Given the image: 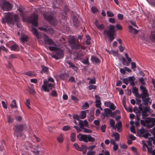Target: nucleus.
<instances>
[{
	"label": "nucleus",
	"mask_w": 155,
	"mask_h": 155,
	"mask_svg": "<svg viewBox=\"0 0 155 155\" xmlns=\"http://www.w3.org/2000/svg\"><path fill=\"white\" fill-rule=\"evenodd\" d=\"M20 13L21 16L22 17L23 21H28L32 23V29L31 31L32 33L38 39H40L41 37L40 34L37 31V30L35 27L37 26L38 18V15L35 14H32L31 16L27 17L25 18V15L24 12V8L22 7H19L18 9Z\"/></svg>",
	"instance_id": "nucleus-1"
},
{
	"label": "nucleus",
	"mask_w": 155,
	"mask_h": 155,
	"mask_svg": "<svg viewBox=\"0 0 155 155\" xmlns=\"http://www.w3.org/2000/svg\"><path fill=\"white\" fill-rule=\"evenodd\" d=\"M44 38L45 44L50 45L48 47L49 50L51 51H55V54L53 55L52 57L56 60L62 58L63 56V53L62 50L59 48L58 46L48 36L45 35Z\"/></svg>",
	"instance_id": "nucleus-2"
},
{
	"label": "nucleus",
	"mask_w": 155,
	"mask_h": 155,
	"mask_svg": "<svg viewBox=\"0 0 155 155\" xmlns=\"http://www.w3.org/2000/svg\"><path fill=\"white\" fill-rule=\"evenodd\" d=\"M19 20L18 16L11 12H6L4 14V17L2 18V23H7L10 26H13L15 23Z\"/></svg>",
	"instance_id": "nucleus-3"
},
{
	"label": "nucleus",
	"mask_w": 155,
	"mask_h": 155,
	"mask_svg": "<svg viewBox=\"0 0 155 155\" xmlns=\"http://www.w3.org/2000/svg\"><path fill=\"white\" fill-rule=\"evenodd\" d=\"M140 89L141 92L140 94V96L139 98H142V101L144 102L143 104L145 105H147L148 104H151V101H150V99L148 97L149 94H148V91L145 87L141 85L140 86Z\"/></svg>",
	"instance_id": "nucleus-4"
},
{
	"label": "nucleus",
	"mask_w": 155,
	"mask_h": 155,
	"mask_svg": "<svg viewBox=\"0 0 155 155\" xmlns=\"http://www.w3.org/2000/svg\"><path fill=\"white\" fill-rule=\"evenodd\" d=\"M54 82V80L52 78H49L48 81L44 80L43 81V84L41 88V90L48 92L53 87Z\"/></svg>",
	"instance_id": "nucleus-5"
},
{
	"label": "nucleus",
	"mask_w": 155,
	"mask_h": 155,
	"mask_svg": "<svg viewBox=\"0 0 155 155\" xmlns=\"http://www.w3.org/2000/svg\"><path fill=\"white\" fill-rule=\"evenodd\" d=\"M77 137L79 141L85 143H87L88 142L93 143L95 141V139L91 137L90 135L82 134H79L77 135Z\"/></svg>",
	"instance_id": "nucleus-6"
},
{
	"label": "nucleus",
	"mask_w": 155,
	"mask_h": 155,
	"mask_svg": "<svg viewBox=\"0 0 155 155\" xmlns=\"http://www.w3.org/2000/svg\"><path fill=\"white\" fill-rule=\"evenodd\" d=\"M109 30L107 31L104 30L103 34L104 35L106 34L109 37V41L112 42L114 39V29L115 26L112 25H110L108 27Z\"/></svg>",
	"instance_id": "nucleus-7"
},
{
	"label": "nucleus",
	"mask_w": 155,
	"mask_h": 155,
	"mask_svg": "<svg viewBox=\"0 0 155 155\" xmlns=\"http://www.w3.org/2000/svg\"><path fill=\"white\" fill-rule=\"evenodd\" d=\"M0 6L3 10L8 11L12 9L13 5L9 2L5 0H0Z\"/></svg>",
	"instance_id": "nucleus-8"
},
{
	"label": "nucleus",
	"mask_w": 155,
	"mask_h": 155,
	"mask_svg": "<svg viewBox=\"0 0 155 155\" xmlns=\"http://www.w3.org/2000/svg\"><path fill=\"white\" fill-rule=\"evenodd\" d=\"M78 40L76 39L74 36L70 38L69 39V42L70 45L72 49H79L80 45L78 44Z\"/></svg>",
	"instance_id": "nucleus-9"
},
{
	"label": "nucleus",
	"mask_w": 155,
	"mask_h": 155,
	"mask_svg": "<svg viewBox=\"0 0 155 155\" xmlns=\"http://www.w3.org/2000/svg\"><path fill=\"white\" fill-rule=\"evenodd\" d=\"M45 18L52 25H55L56 23V21L53 18L51 15H49L47 13L43 14Z\"/></svg>",
	"instance_id": "nucleus-10"
},
{
	"label": "nucleus",
	"mask_w": 155,
	"mask_h": 155,
	"mask_svg": "<svg viewBox=\"0 0 155 155\" xmlns=\"http://www.w3.org/2000/svg\"><path fill=\"white\" fill-rule=\"evenodd\" d=\"M38 28L41 31H44L46 33L51 34H52L54 33V30L50 26H45L44 27H38Z\"/></svg>",
	"instance_id": "nucleus-11"
},
{
	"label": "nucleus",
	"mask_w": 155,
	"mask_h": 155,
	"mask_svg": "<svg viewBox=\"0 0 155 155\" xmlns=\"http://www.w3.org/2000/svg\"><path fill=\"white\" fill-rule=\"evenodd\" d=\"M137 133L139 134L145 138H147L150 136V134L142 127L140 130H138Z\"/></svg>",
	"instance_id": "nucleus-12"
},
{
	"label": "nucleus",
	"mask_w": 155,
	"mask_h": 155,
	"mask_svg": "<svg viewBox=\"0 0 155 155\" xmlns=\"http://www.w3.org/2000/svg\"><path fill=\"white\" fill-rule=\"evenodd\" d=\"M15 135L17 136H20L21 133L23 130V127L22 125H17L15 127Z\"/></svg>",
	"instance_id": "nucleus-13"
},
{
	"label": "nucleus",
	"mask_w": 155,
	"mask_h": 155,
	"mask_svg": "<svg viewBox=\"0 0 155 155\" xmlns=\"http://www.w3.org/2000/svg\"><path fill=\"white\" fill-rule=\"evenodd\" d=\"M146 122L149 124L148 125L149 127H153L155 125V119L154 118H147L146 120Z\"/></svg>",
	"instance_id": "nucleus-14"
},
{
	"label": "nucleus",
	"mask_w": 155,
	"mask_h": 155,
	"mask_svg": "<svg viewBox=\"0 0 155 155\" xmlns=\"http://www.w3.org/2000/svg\"><path fill=\"white\" fill-rule=\"evenodd\" d=\"M113 129L114 130H116L117 129L118 132H121L122 130V124L121 122L120 121H118L114 127V128Z\"/></svg>",
	"instance_id": "nucleus-15"
},
{
	"label": "nucleus",
	"mask_w": 155,
	"mask_h": 155,
	"mask_svg": "<svg viewBox=\"0 0 155 155\" xmlns=\"http://www.w3.org/2000/svg\"><path fill=\"white\" fill-rule=\"evenodd\" d=\"M104 111L106 116L107 117H111L113 115V114L112 111L109 108H106L104 109Z\"/></svg>",
	"instance_id": "nucleus-16"
},
{
	"label": "nucleus",
	"mask_w": 155,
	"mask_h": 155,
	"mask_svg": "<svg viewBox=\"0 0 155 155\" xmlns=\"http://www.w3.org/2000/svg\"><path fill=\"white\" fill-rule=\"evenodd\" d=\"M95 24L97 28L100 31H102L104 28V25L99 24L97 20H96Z\"/></svg>",
	"instance_id": "nucleus-17"
},
{
	"label": "nucleus",
	"mask_w": 155,
	"mask_h": 155,
	"mask_svg": "<svg viewBox=\"0 0 155 155\" xmlns=\"http://www.w3.org/2000/svg\"><path fill=\"white\" fill-rule=\"evenodd\" d=\"M132 92L136 97H140V94L138 93V89L136 87H133L132 89Z\"/></svg>",
	"instance_id": "nucleus-18"
},
{
	"label": "nucleus",
	"mask_w": 155,
	"mask_h": 155,
	"mask_svg": "<svg viewBox=\"0 0 155 155\" xmlns=\"http://www.w3.org/2000/svg\"><path fill=\"white\" fill-rule=\"evenodd\" d=\"M88 112V110H86L81 111V115L80 116V118L81 119H84L86 116V114Z\"/></svg>",
	"instance_id": "nucleus-19"
},
{
	"label": "nucleus",
	"mask_w": 155,
	"mask_h": 155,
	"mask_svg": "<svg viewBox=\"0 0 155 155\" xmlns=\"http://www.w3.org/2000/svg\"><path fill=\"white\" fill-rule=\"evenodd\" d=\"M67 63L69 65V68H71L74 71H77L78 69V68L73 63L70 61H68L67 62Z\"/></svg>",
	"instance_id": "nucleus-20"
},
{
	"label": "nucleus",
	"mask_w": 155,
	"mask_h": 155,
	"mask_svg": "<svg viewBox=\"0 0 155 155\" xmlns=\"http://www.w3.org/2000/svg\"><path fill=\"white\" fill-rule=\"evenodd\" d=\"M112 135L114 137L115 140L117 141H118L120 139V134L117 132H113Z\"/></svg>",
	"instance_id": "nucleus-21"
},
{
	"label": "nucleus",
	"mask_w": 155,
	"mask_h": 155,
	"mask_svg": "<svg viewBox=\"0 0 155 155\" xmlns=\"http://www.w3.org/2000/svg\"><path fill=\"white\" fill-rule=\"evenodd\" d=\"M109 53V54H112L114 56H117L118 55V51H115L114 50H111L109 51L106 50Z\"/></svg>",
	"instance_id": "nucleus-22"
},
{
	"label": "nucleus",
	"mask_w": 155,
	"mask_h": 155,
	"mask_svg": "<svg viewBox=\"0 0 155 155\" xmlns=\"http://www.w3.org/2000/svg\"><path fill=\"white\" fill-rule=\"evenodd\" d=\"M20 38L21 41L23 43L28 41V36L25 35H22Z\"/></svg>",
	"instance_id": "nucleus-23"
},
{
	"label": "nucleus",
	"mask_w": 155,
	"mask_h": 155,
	"mask_svg": "<svg viewBox=\"0 0 155 155\" xmlns=\"http://www.w3.org/2000/svg\"><path fill=\"white\" fill-rule=\"evenodd\" d=\"M150 39L152 41L155 42V30L151 31Z\"/></svg>",
	"instance_id": "nucleus-24"
},
{
	"label": "nucleus",
	"mask_w": 155,
	"mask_h": 155,
	"mask_svg": "<svg viewBox=\"0 0 155 155\" xmlns=\"http://www.w3.org/2000/svg\"><path fill=\"white\" fill-rule=\"evenodd\" d=\"M129 31L130 32L133 33L134 34H136L138 32V31L136 29L133 28L131 26H129Z\"/></svg>",
	"instance_id": "nucleus-25"
},
{
	"label": "nucleus",
	"mask_w": 155,
	"mask_h": 155,
	"mask_svg": "<svg viewBox=\"0 0 155 155\" xmlns=\"http://www.w3.org/2000/svg\"><path fill=\"white\" fill-rule=\"evenodd\" d=\"M57 140L58 142L60 143H62L64 140V137L63 135L62 134H60L58 136L57 138Z\"/></svg>",
	"instance_id": "nucleus-26"
},
{
	"label": "nucleus",
	"mask_w": 155,
	"mask_h": 155,
	"mask_svg": "<svg viewBox=\"0 0 155 155\" xmlns=\"http://www.w3.org/2000/svg\"><path fill=\"white\" fill-rule=\"evenodd\" d=\"M135 78L133 77H130L129 78L128 81L132 86L134 85V81Z\"/></svg>",
	"instance_id": "nucleus-27"
},
{
	"label": "nucleus",
	"mask_w": 155,
	"mask_h": 155,
	"mask_svg": "<svg viewBox=\"0 0 155 155\" xmlns=\"http://www.w3.org/2000/svg\"><path fill=\"white\" fill-rule=\"evenodd\" d=\"M24 74L30 77H33L36 75V74L34 72L31 71L25 72Z\"/></svg>",
	"instance_id": "nucleus-28"
},
{
	"label": "nucleus",
	"mask_w": 155,
	"mask_h": 155,
	"mask_svg": "<svg viewBox=\"0 0 155 155\" xmlns=\"http://www.w3.org/2000/svg\"><path fill=\"white\" fill-rule=\"evenodd\" d=\"M147 149L148 152L152 155H155V150H153L151 147H147Z\"/></svg>",
	"instance_id": "nucleus-29"
},
{
	"label": "nucleus",
	"mask_w": 155,
	"mask_h": 155,
	"mask_svg": "<svg viewBox=\"0 0 155 155\" xmlns=\"http://www.w3.org/2000/svg\"><path fill=\"white\" fill-rule=\"evenodd\" d=\"M42 67V70L41 71V73H47L48 72V68L45 66H41Z\"/></svg>",
	"instance_id": "nucleus-30"
},
{
	"label": "nucleus",
	"mask_w": 155,
	"mask_h": 155,
	"mask_svg": "<svg viewBox=\"0 0 155 155\" xmlns=\"http://www.w3.org/2000/svg\"><path fill=\"white\" fill-rule=\"evenodd\" d=\"M91 60L92 61L95 62L97 63H98L99 62V59L95 56H92L91 58Z\"/></svg>",
	"instance_id": "nucleus-31"
},
{
	"label": "nucleus",
	"mask_w": 155,
	"mask_h": 155,
	"mask_svg": "<svg viewBox=\"0 0 155 155\" xmlns=\"http://www.w3.org/2000/svg\"><path fill=\"white\" fill-rule=\"evenodd\" d=\"M11 107L12 108H17V105L16 104V101L15 100H13L12 101V103L11 104Z\"/></svg>",
	"instance_id": "nucleus-32"
},
{
	"label": "nucleus",
	"mask_w": 155,
	"mask_h": 155,
	"mask_svg": "<svg viewBox=\"0 0 155 155\" xmlns=\"http://www.w3.org/2000/svg\"><path fill=\"white\" fill-rule=\"evenodd\" d=\"M70 137H71V140L72 141L74 142V141H75V140H76V138L75 134L74 133H72L71 134Z\"/></svg>",
	"instance_id": "nucleus-33"
},
{
	"label": "nucleus",
	"mask_w": 155,
	"mask_h": 155,
	"mask_svg": "<svg viewBox=\"0 0 155 155\" xmlns=\"http://www.w3.org/2000/svg\"><path fill=\"white\" fill-rule=\"evenodd\" d=\"M74 148L78 150L79 151H82V149L81 147L79 146L78 144L77 143H75L74 145Z\"/></svg>",
	"instance_id": "nucleus-34"
},
{
	"label": "nucleus",
	"mask_w": 155,
	"mask_h": 155,
	"mask_svg": "<svg viewBox=\"0 0 155 155\" xmlns=\"http://www.w3.org/2000/svg\"><path fill=\"white\" fill-rule=\"evenodd\" d=\"M27 90L28 92L31 94H34L35 93L34 89L32 87H29Z\"/></svg>",
	"instance_id": "nucleus-35"
},
{
	"label": "nucleus",
	"mask_w": 155,
	"mask_h": 155,
	"mask_svg": "<svg viewBox=\"0 0 155 155\" xmlns=\"http://www.w3.org/2000/svg\"><path fill=\"white\" fill-rule=\"evenodd\" d=\"M86 43L87 45H89L90 44L91 42L90 40L91 38L88 35L86 36Z\"/></svg>",
	"instance_id": "nucleus-36"
},
{
	"label": "nucleus",
	"mask_w": 155,
	"mask_h": 155,
	"mask_svg": "<svg viewBox=\"0 0 155 155\" xmlns=\"http://www.w3.org/2000/svg\"><path fill=\"white\" fill-rule=\"evenodd\" d=\"M154 137H150L148 138V143L149 145H152Z\"/></svg>",
	"instance_id": "nucleus-37"
},
{
	"label": "nucleus",
	"mask_w": 155,
	"mask_h": 155,
	"mask_svg": "<svg viewBox=\"0 0 155 155\" xmlns=\"http://www.w3.org/2000/svg\"><path fill=\"white\" fill-rule=\"evenodd\" d=\"M89 107V104H88L86 102L84 104L82 107V109L83 110H85L86 109L88 108Z\"/></svg>",
	"instance_id": "nucleus-38"
},
{
	"label": "nucleus",
	"mask_w": 155,
	"mask_h": 155,
	"mask_svg": "<svg viewBox=\"0 0 155 155\" xmlns=\"http://www.w3.org/2000/svg\"><path fill=\"white\" fill-rule=\"evenodd\" d=\"M83 122L84 120H79V125L81 128H84V127Z\"/></svg>",
	"instance_id": "nucleus-39"
},
{
	"label": "nucleus",
	"mask_w": 155,
	"mask_h": 155,
	"mask_svg": "<svg viewBox=\"0 0 155 155\" xmlns=\"http://www.w3.org/2000/svg\"><path fill=\"white\" fill-rule=\"evenodd\" d=\"M115 122L114 120L112 119H111L110 121V124L113 128H114Z\"/></svg>",
	"instance_id": "nucleus-40"
},
{
	"label": "nucleus",
	"mask_w": 155,
	"mask_h": 155,
	"mask_svg": "<svg viewBox=\"0 0 155 155\" xmlns=\"http://www.w3.org/2000/svg\"><path fill=\"white\" fill-rule=\"evenodd\" d=\"M84 132L86 133H91L92 132V131L90 129H87V128H82Z\"/></svg>",
	"instance_id": "nucleus-41"
},
{
	"label": "nucleus",
	"mask_w": 155,
	"mask_h": 155,
	"mask_svg": "<svg viewBox=\"0 0 155 155\" xmlns=\"http://www.w3.org/2000/svg\"><path fill=\"white\" fill-rule=\"evenodd\" d=\"M96 81L94 77L92 79H91L89 81V84H95Z\"/></svg>",
	"instance_id": "nucleus-42"
},
{
	"label": "nucleus",
	"mask_w": 155,
	"mask_h": 155,
	"mask_svg": "<svg viewBox=\"0 0 155 155\" xmlns=\"http://www.w3.org/2000/svg\"><path fill=\"white\" fill-rule=\"evenodd\" d=\"M17 48L18 45L16 44L12 45L11 47V50L13 51H15Z\"/></svg>",
	"instance_id": "nucleus-43"
},
{
	"label": "nucleus",
	"mask_w": 155,
	"mask_h": 155,
	"mask_svg": "<svg viewBox=\"0 0 155 155\" xmlns=\"http://www.w3.org/2000/svg\"><path fill=\"white\" fill-rule=\"evenodd\" d=\"M70 129V127L68 125L65 126L63 127L62 130L63 131H66L69 130Z\"/></svg>",
	"instance_id": "nucleus-44"
},
{
	"label": "nucleus",
	"mask_w": 155,
	"mask_h": 155,
	"mask_svg": "<svg viewBox=\"0 0 155 155\" xmlns=\"http://www.w3.org/2000/svg\"><path fill=\"white\" fill-rule=\"evenodd\" d=\"M7 116L8 122L9 123L12 122L13 121V118L11 117V116L10 115H7Z\"/></svg>",
	"instance_id": "nucleus-45"
},
{
	"label": "nucleus",
	"mask_w": 155,
	"mask_h": 155,
	"mask_svg": "<svg viewBox=\"0 0 155 155\" xmlns=\"http://www.w3.org/2000/svg\"><path fill=\"white\" fill-rule=\"evenodd\" d=\"M96 147L95 145H91L87 147V149L89 150L92 151V150L94 149Z\"/></svg>",
	"instance_id": "nucleus-46"
},
{
	"label": "nucleus",
	"mask_w": 155,
	"mask_h": 155,
	"mask_svg": "<svg viewBox=\"0 0 155 155\" xmlns=\"http://www.w3.org/2000/svg\"><path fill=\"white\" fill-rule=\"evenodd\" d=\"M139 82L143 85L145 84L146 83L144 81V79L143 78L141 77L139 78Z\"/></svg>",
	"instance_id": "nucleus-47"
},
{
	"label": "nucleus",
	"mask_w": 155,
	"mask_h": 155,
	"mask_svg": "<svg viewBox=\"0 0 155 155\" xmlns=\"http://www.w3.org/2000/svg\"><path fill=\"white\" fill-rule=\"evenodd\" d=\"M95 152L94 151L89 150L87 154V155H95Z\"/></svg>",
	"instance_id": "nucleus-48"
},
{
	"label": "nucleus",
	"mask_w": 155,
	"mask_h": 155,
	"mask_svg": "<svg viewBox=\"0 0 155 155\" xmlns=\"http://www.w3.org/2000/svg\"><path fill=\"white\" fill-rule=\"evenodd\" d=\"M141 98L139 97H136V101H137V104L138 105H141Z\"/></svg>",
	"instance_id": "nucleus-49"
},
{
	"label": "nucleus",
	"mask_w": 155,
	"mask_h": 155,
	"mask_svg": "<svg viewBox=\"0 0 155 155\" xmlns=\"http://www.w3.org/2000/svg\"><path fill=\"white\" fill-rule=\"evenodd\" d=\"M118 18L120 20H122L124 18V15L123 14L118 13L117 15Z\"/></svg>",
	"instance_id": "nucleus-50"
},
{
	"label": "nucleus",
	"mask_w": 155,
	"mask_h": 155,
	"mask_svg": "<svg viewBox=\"0 0 155 155\" xmlns=\"http://www.w3.org/2000/svg\"><path fill=\"white\" fill-rule=\"evenodd\" d=\"M107 16L110 17H112L114 16V14L112 12L109 11H108L107 12Z\"/></svg>",
	"instance_id": "nucleus-51"
},
{
	"label": "nucleus",
	"mask_w": 155,
	"mask_h": 155,
	"mask_svg": "<svg viewBox=\"0 0 155 155\" xmlns=\"http://www.w3.org/2000/svg\"><path fill=\"white\" fill-rule=\"evenodd\" d=\"M82 62L84 64H88L89 61L88 59L87 58L86 59H84L82 60Z\"/></svg>",
	"instance_id": "nucleus-52"
},
{
	"label": "nucleus",
	"mask_w": 155,
	"mask_h": 155,
	"mask_svg": "<svg viewBox=\"0 0 155 155\" xmlns=\"http://www.w3.org/2000/svg\"><path fill=\"white\" fill-rule=\"evenodd\" d=\"M89 89L91 90L92 89H95L96 88V86L94 85H90L88 87Z\"/></svg>",
	"instance_id": "nucleus-53"
},
{
	"label": "nucleus",
	"mask_w": 155,
	"mask_h": 155,
	"mask_svg": "<svg viewBox=\"0 0 155 155\" xmlns=\"http://www.w3.org/2000/svg\"><path fill=\"white\" fill-rule=\"evenodd\" d=\"M91 11L92 13H94L96 12L97 10L95 7L93 6L91 8Z\"/></svg>",
	"instance_id": "nucleus-54"
},
{
	"label": "nucleus",
	"mask_w": 155,
	"mask_h": 155,
	"mask_svg": "<svg viewBox=\"0 0 155 155\" xmlns=\"http://www.w3.org/2000/svg\"><path fill=\"white\" fill-rule=\"evenodd\" d=\"M106 127V125L105 124L101 126V129L103 132H105Z\"/></svg>",
	"instance_id": "nucleus-55"
},
{
	"label": "nucleus",
	"mask_w": 155,
	"mask_h": 155,
	"mask_svg": "<svg viewBox=\"0 0 155 155\" xmlns=\"http://www.w3.org/2000/svg\"><path fill=\"white\" fill-rule=\"evenodd\" d=\"M96 105L95 106L96 107H100L101 105V102L100 101H95Z\"/></svg>",
	"instance_id": "nucleus-56"
},
{
	"label": "nucleus",
	"mask_w": 155,
	"mask_h": 155,
	"mask_svg": "<svg viewBox=\"0 0 155 155\" xmlns=\"http://www.w3.org/2000/svg\"><path fill=\"white\" fill-rule=\"evenodd\" d=\"M130 130L133 133H136V131L134 127L132 125L130 127Z\"/></svg>",
	"instance_id": "nucleus-57"
},
{
	"label": "nucleus",
	"mask_w": 155,
	"mask_h": 155,
	"mask_svg": "<svg viewBox=\"0 0 155 155\" xmlns=\"http://www.w3.org/2000/svg\"><path fill=\"white\" fill-rule=\"evenodd\" d=\"M123 83L127 85L129 83L128 80L127 78H124L123 80Z\"/></svg>",
	"instance_id": "nucleus-58"
},
{
	"label": "nucleus",
	"mask_w": 155,
	"mask_h": 155,
	"mask_svg": "<svg viewBox=\"0 0 155 155\" xmlns=\"http://www.w3.org/2000/svg\"><path fill=\"white\" fill-rule=\"evenodd\" d=\"M73 117L74 119H76L78 120H79L80 116H79L77 114H74L73 115Z\"/></svg>",
	"instance_id": "nucleus-59"
},
{
	"label": "nucleus",
	"mask_w": 155,
	"mask_h": 155,
	"mask_svg": "<svg viewBox=\"0 0 155 155\" xmlns=\"http://www.w3.org/2000/svg\"><path fill=\"white\" fill-rule=\"evenodd\" d=\"M109 107L112 110H114L115 109V107L114 106V104L111 103L110 105V106Z\"/></svg>",
	"instance_id": "nucleus-60"
},
{
	"label": "nucleus",
	"mask_w": 155,
	"mask_h": 155,
	"mask_svg": "<svg viewBox=\"0 0 155 155\" xmlns=\"http://www.w3.org/2000/svg\"><path fill=\"white\" fill-rule=\"evenodd\" d=\"M112 103L109 101H106L104 103L105 105L107 107H109L110 106V104Z\"/></svg>",
	"instance_id": "nucleus-61"
},
{
	"label": "nucleus",
	"mask_w": 155,
	"mask_h": 155,
	"mask_svg": "<svg viewBox=\"0 0 155 155\" xmlns=\"http://www.w3.org/2000/svg\"><path fill=\"white\" fill-rule=\"evenodd\" d=\"M2 103L3 107L5 109H7V106L5 102L4 101H2Z\"/></svg>",
	"instance_id": "nucleus-62"
},
{
	"label": "nucleus",
	"mask_w": 155,
	"mask_h": 155,
	"mask_svg": "<svg viewBox=\"0 0 155 155\" xmlns=\"http://www.w3.org/2000/svg\"><path fill=\"white\" fill-rule=\"evenodd\" d=\"M84 127H87L88 126V122L87 120H84Z\"/></svg>",
	"instance_id": "nucleus-63"
},
{
	"label": "nucleus",
	"mask_w": 155,
	"mask_h": 155,
	"mask_svg": "<svg viewBox=\"0 0 155 155\" xmlns=\"http://www.w3.org/2000/svg\"><path fill=\"white\" fill-rule=\"evenodd\" d=\"M100 111L99 109H97L96 111L95 115L97 117L99 116L100 114Z\"/></svg>",
	"instance_id": "nucleus-64"
}]
</instances>
